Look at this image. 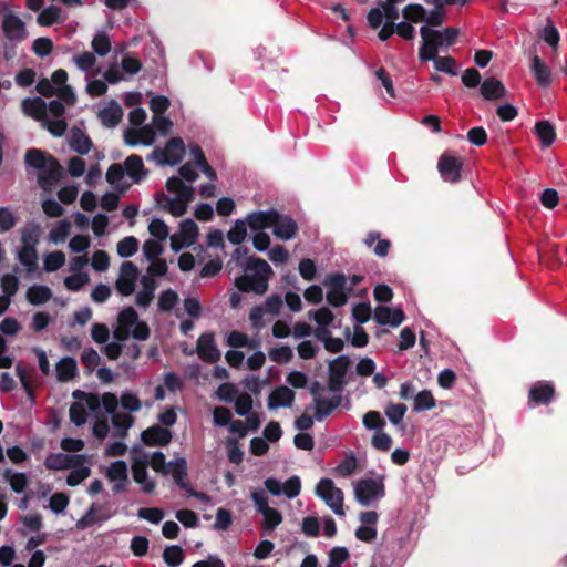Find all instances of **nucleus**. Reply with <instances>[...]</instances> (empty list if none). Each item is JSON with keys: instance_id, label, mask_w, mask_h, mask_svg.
Here are the masks:
<instances>
[{"instance_id": "nucleus-54", "label": "nucleus", "mask_w": 567, "mask_h": 567, "mask_svg": "<svg viewBox=\"0 0 567 567\" xmlns=\"http://www.w3.org/2000/svg\"><path fill=\"white\" fill-rule=\"evenodd\" d=\"M121 406L128 412H137L141 410L142 403L136 393L125 390L120 398Z\"/></svg>"}, {"instance_id": "nucleus-35", "label": "nucleus", "mask_w": 567, "mask_h": 567, "mask_svg": "<svg viewBox=\"0 0 567 567\" xmlns=\"http://www.w3.org/2000/svg\"><path fill=\"white\" fill-rule=\"evenodd\" d=\"M37 21L42 27H50L54 23L62 22V10L56 6H49L38 14Z\"/></svg>"}, {"instance_id": "nucleus-24", "label": "nucleus", "mask_w": 567, "mask_h": 567, "mask_svg": "<svg viewBox=\"0 0 567 567\" xmlns=\"http://www.w3.org/2000/svg\"><path fill=\"white\" fill-rule=\"evenodd\" d=\"M156 204L175 217H181L187 212V205L184 202H181L177 197L169 198L163 193L156 195Z\"/></svg>"}, {"instance_id": "nucleus-57", "label": "nucleus", "mask_w": 567, "mask_h": 567, "mask_svg": "<svg viewBox=\"0 0 567 567\" xmlns=\"http://www.w3.org/2000/svg\"><path fill=\"white\" fill-rule=\"evenodd\" d=\"M182 238L190 240L194 244L198 236V227L192 218H185L179 224V234Z\"/></svg>"}, {"instance_id": "nucleus-50", "label": "nucleus", "mask_w": 567, "mask_h": 567, "mask_svg": "<svg viewBox=\"0 0 567 567\" xmlns=\"http://www.w3.org/2000/svg\"><path fill=\"white\" fill-rule=\"evenodd\" d=\"M128 476L127 464L123 460H117L111 463L107 468L106 477L110 481H123Z\"/></svg>"}, {"instance_id": "nucleus-13", "label": "nucleus", "mask_w": 567, "mask_h": 567, "mask_svg": "<svg viewBox=\"0 0 567 567\" xmlns=\"http://www.w3.org/2000/svg\"><path fill=\"white\" fill-rule=\"evenodd\" d=\"M298 231L297 221L289 215L280 214L277 209L274 215L272 234L281 240L292 239Z\"/></svg>"}, {"instance_id": "nucleus-19", "label": "nucleus", "mask_w": 567, "mask_h": 567, "mask_svg": "<svg viewBox=\"0 0 567 567\" xmlns=\"http://www.w3.org/2000/svg\"><path fill=\"white\" fill-rule=\"evenodd\" d=\"M275 210L271 208L248 214L246 217L248 227L254 231H264V229L272 227Z\"/></svg>"}, {"instance_id": "nucleus-32", "label": "nucleus", "mask_w": 567, "mask_h": 567, "mask_svg": "<svg viewBox=\"0 0 567 567\" xmlns=\"http://www.w3.org/2000/svg\"><path fill=\"white\" fill-rule=\"evenodd\" d=\"M78 372L76 360L73 357H64L56 363V378L59 381L66 382Z\"/></svg>"}, {"instance_id": "nucleus-33", "label": "nucleus", "mask_w": 567, "mask_h": 567, "mask_svg": "<svg viewBox=\"0 0 567 567\" xmlns=\"http://www.w3.org/2000/svg\"><path fill=\"white\" fill-rule=\"evenodd\" d=\"M133 480L141 485V489L145 494H151L155 489V482L148 477L146 466L131 465Z\"/></svg>"}, {"instance_id": "nucleus-60", "label": "nucleus", "mask_w": 567, "mask_h": 567, "mask_svg": "<svg viewBox=\"0 0 567 567\" xmlns=\"http://www.w3.org/2000/svg\"><path fill=\"white\" fill-rule=\"evenodd\" d=\"M90 280V277L86 272H76L68 276L64 279V285L70 291H79L81 290Z\"/></svg>"}, {"instance_id": "nucleus-21", "label": "nucleus", "mask_w": 567, "mask_h": 567, "mask_svg": "<svg viewBox=\"0 0 567 567\" xmlns=\"http://www.w3.org/2000/svg\"><path fill=\"white\" fill-rule=\"evenodd\" d=\"M480 93L486 100H499L507 95V90L499 80L491 76L481 83Z\"/></svg>"}, {"instance_id": "nucleus-6", "label": "nucleus", "mask_w": 567, "mask_h": 567, "mask_svg": "<svg viewBox=\"0 0 567 567\" xmlns=\"http://www.w3.org/2000/svg\"><path fill=\"white\" fill-rule=\"evenodd\" d=\"M316 495L338 516H344L343 492L329 477H322L315 489Z\"/></svg>"}, {"instance_id": "nucleus-36", "label": "nucleus", "mask_w": 567, "mask_h": 567, "mask_svg": "<svg viewBox=\"0 0 567 567\" xmlns=\"http://www.w3.org/2000/svg\"><path fill=\"white\" fill-rule=\"evenodd\" d=\"M41 126L48 130L51 135L61 137L64 135L68 124L63 117L50 118L47 114L45 117H43L41 121Z\"/></svg>"}, {"instance_id": "nucleus-44", "label": "nucleus", "mask_w": 567, "mask_h": 567, "mask_svg": "<svg viewBox=\"0 0 567 567\" xmlns=\"http://www.w3.org/2000/svg\"><path fill=\"white\" fill-rule=\"evenodd\" d=\"M441 48V42H435L432 39V42H422L419 50V59L422 62L432 61L433 63L440 56L437 55L439 49Z\"/></svg>"}, {"instance_id": "nucleus-11", "label": "nucleus", "mask_w": 567, "mask_h": 567, "mask_svg": "<svg viewBox=\"0 0 567 567\" xmlns=\"http://www.w3.org/2000/svg\"><path fill=\"white\" fill-rule=\"evenodd\" d=\"M86 456L83 454H64L62 452L50 453L44 460V466L48 470L61 471L76 467L84 464Z\"/></svg>"}, {"instance_id": "nucleus-14", "label": "nucleus", "mask_w": 567, "mask_h": 567, "mask_svg": "<svg viewBox=\"0 0 567 567\" xmlns=\"http://www.w3.org/2000/svg\"><path fill=\"white\" fill-rule=\"evenodd\" d=\"M196 350L198 357L207 363H215L220 359V351L216 346L214 333L200 334Z\"/></svg>"}, {"instance_id": "nucleus-61", "label": "nucleus", "mask_w": 567, "mask_h": 567, "mask_svg": "<svg viewBox=\"0 0 567 567\" xmlns=\"http://www.w3.org/2000/svg\"><path fill=\"white\" fill-rule=\"evenodd\" d=\"M268 355L269 359L276 363H287L292 359L293 352L289 346H280L271 348Z\"/></svg>"}, {"instance_id": "nucleus-58", "label": "nucleus", "mask_w": 567, "mask_h": 567, "mask_svg": "<svg viewBox=\"0 0 567 567\" xmlns=\"http://www.w3.org/2000/svg\"><path fill=\"white\" fill-rule=\"evenodd\" d=\"M150 234L158 241H164L169 235L168 226L161 218H153L148 224Z\"/></svg>"}, {"instance_id": "nucleus-41", "label": "nucleus", "mask_w": 567, "mask_h": 567, "mask_svg": "<svg viewBox=\"0 0 567 567\" xmlns=\"http://www.w3.org/2000/svg\"><path fill=\"white\" fill-rule=\"evenodd\" d=\"M91 47L99 56H105L111 51V40L104 31H99L93 37Z\"/></svg>"}, {"instance_id": "nucleus-53", "label": "nucleus", "mask_w": 567, "mask_h": 567, "mask_svg": "<svg viewBox=\"0 0 567 567\" xmlns=\"http://www.w3.org/2000/svg\"><path fill=\"white\" fill-rule=\"evenodd\" d=\"M65 264V255L61 250L49 252L44 257V270L53 272L59 270Z\"/></svg>"}, {"instance_id": "nucleus-56", "label": "nucleus", "mask_w": 567, "mask_h": 567, "mask_svg": "<svg viewBox=\"0 0 567 567\" xmlns=\"http://www.w3.org/2000/svg\"><path fill=\"white\" fill-rule=\"evenodd\" d=\"M262 529L265 533L272 532L277 526H279L282 523V515L276 508L270 507L267 512L262 514Z\"/></svg>"}, {"instance_id": "nucleus-51", "label": "nucleus", "mask_w": 567, "mask_h": 567, "mask_svg": "<svg viewBox=\"0 0 567 567\" xmlns=\"http://www.w3.org/2000/svg\"><path fill=\"white\" fill-rule=\"evenodd\" d=\"M69 470L71 471L66 476V484L72 487L79 485L91 474V468L83 464L78 465L76 467H70Z\"/></svg>"}, {"instance_id": "nucleus-39", "label": "nucleus", "mask_w": 567, "mask_h": 567, "mask_svg": "<svg viewBox=\"0 0 567 567\" xmlns=\"http://www.w3.org/2000/svg\"><path fill=\"white\" fill-rule=\"evenodd\" d=\"M414 412H424L435 408V399L430 390H423L414 396Z\"/></svg>"}, {"instance_id": "nucleus-22", "label": "nucleus", "mask_w": 567, "mask_h": 567, "mask_svg": "<svg viewBox=\"0 0 567 567\" xmlns=\"http://www.w3.org/2000/svg\"><path fill=\"white\" fill-rule=\"evenodd\" d=\"M341 400L340 393H334L332 399L316 398L315 419L318 422H322L341 404Z\"/></svg>"}, {"instance_id": "nucleus-9", "label": "nucleus", "mask_w": 567, "mask_h": 567, "mask_svg": "<svg viewBox=\"0 0 567 567\" xmlns=\"http://www.w3.org/2000/svg\"><path fill=\"white\" fill-rule=\"evenodd\" d=\"M137 278V266L132 261H124L120 268L118 278L115 282V289L122 296H130L135 291Z\"/></svg>"}, {"instance_id": "nucleus-46", "label": "nucleus", "mask_w": 567, "mask_h": 567, "mask_svg": "<svg viewBox=\"0 0 567 567\" xmlns=\"http://www.w3.org/2000/svg\"><path fill=\"white\" fill-rule=\"evenodd\" d=\"M426 9L419 3H410L403 9V16L409 22H421L426 20Z\"/></svg>"}, {"instance_id": "nucleus-30", "label": "nucleus", "mask_w": 567, "mask_h": 567, "mask_svg": "<svg viewBox=\"0 0 567 567\" xmlns=\"http://www.w3.org/2000/svg\"><path fill=\"white\" fill-rule=\"evenodd\" d=\"M70 147L79 155H86L92 150L93 143L83 131L75 130L72 132Z\"/></svg>"}, {"instance_id": "nucleus-64", "label": "nucleus", "mask_w": 567, "mask_h": 567, "mask_svg": "<svg viewBox=\"0 0 567 567\" xmlns=\"http://www.w3.org/2000/svg\"><path fill=\"white\" fill-rule=\"evenodd\" d=\"M73 62L82 72H89L96 63V58L93 53L84 51L73 56Z\"/></svg>"}, {"instance_id": "nucleus-34", "label": "nucleus", "mask_w": 567, "mask_h": 567, "mask_svg": "<svg viewBox=\"0 0 567 567\" xmlns=\"http://www.w3.org/2000/svg\"><path fill=\"white\" fill-rule=\"evenodd\" d=\"M17 258L21 265H23L29 272H32L38 267V252L37 248L31 246H21L18 250Z\"/></svg>"}, {"instance_id": "nucleus-4", "label": "nucleus", "mask_w": 567, "mask_h": 567, "mask_svg": "<svg viewBox=\"0 0 567 567\" xmlns=\"http://www.w3.org/2000/svg\"><path fill=\"white\" fill-rule=\"evenodd\" d=\"M384 495L383 476L361 478L354 483V497L362 506H371L374 502L384 497Z\"/></svg>"}, {"instance_id": "nucleus-1", "label": "nucleus", "mask_w": 567, "mask_h": 567, "mask_svg": "<svg viewBox=\"0 0 567 567\" xmlns=\"http://www.w3.org/2000/svg\"><path fill=\"white\" fill-rule=\"evenodd\" d=\"M245 264L243 274L235 278L234 285L240 292L262 296L268 290L269 280L274 275L272 268L266 260L256 256Z\"/></svg>"}, {"instance_id": "nucleus-2", "label": "nucleus", "mask_w": 567, "mask_h": 567, "mask_svg": "<svg viewBox=\"0 0 567 567\" xmlns=\"http://www.w3.org/2000/svg\"><path fill=\"white\" fill-rule=\"evenodd\" d=\"M27 167L39 171L38 183L43 189L55 185L63 175V168L52 155L40 148H30L25 152Z\"/></svg>"}, {"instance_id": "nucleus-25", "label": "nucleus", "mask_w": 567, "mask_h": 567, "mask_svg": "<svg viewBox=\"0 0 567 567\" xmlns=\"http://www.w3.org/2000/svg\"><path fill=\"white\" fill-rule=\"evenodd\" d=\"M23 112L41 122L47 115V102L42 97H27L22 101Z\"/></svg>"}, {"instance_id": "nucleus-55", "label": "nucleus", "mask_w": 567, "mask_h": 567, "mask_svg": "<svg viewBox=\"0 0 567 567\" xmlns=\"http://www.w3.org/2000/svg\"><path fill=\"white\" fill-rule=\"evenodd\" d=\"M406 410H408V408L403 403H390L385 408L384 412H385L386 417L393 425H399V424H401V422L406 413Z\"/></svg>"}, {"instance_id": "nucleus-5", "label": "nucleus", "mask_w": 567, "mask_h": 567, "mask_svg": "<svg viewBox=\"0 0 567 567\" xmlns=\"http://www.w3.org/2000/svg\"><path fill=\"white\" fill-rule=\"evenodd\" d=\"M185 156V144L181 137H172L164 148L156 147L147 157L155 161L159 166H176Z\"/></svg>"}, {"instance_id": "nucleus-28", "label": "nucleus", "mask_w": 567, "mask_h": 567, "mask_svg": "<svg viewBox=\"0 0 567 567\" xmlns=\"http://www.w3.org/2000/svg\"><path fill=\"white\" fill-rule=\"evenodd\" d=\"M168 466L175 465L172 472L175 484L184 491H188L192 485L187 478V462L184 457H177L175 461H169Z\"/></svg>"}, {"instance_id": "nucleus-16", "label": "nucleus", "mask_w": 567, "mask_h": 567, "mask_svg": "<svg viewBox=\"0 0 567 567\" xmlns=\"http://www.w3.org/2000/svg\"><path fill=\"white\" fill-rule=\"evenodd\" d=\"M172 432L161 425H152L141 433L142 442L147 446H165L172 441Z\"/></svg>"}, {"instance_id": "nucleus-3", "label": "nucleus", "mask_w": 567, "mask_h": 567, "mask_svg": "<svg viewBox=\"0 0 567 567\" xmlns=\"http://www.w3.org/2000/svg\"><path fill=\"white\" fill-rule=\"evenodd\" d=\"M117 321L122 330L113 332V338L116 340L115 342L123 344L130 336L138 341H145L150 338L151 330L148 324L140 320L133 307L128 306L122 309L117 316Z\"/></svg>"}, {"instance_id": "nucleus-49", "label": "nucleus", "mask_w": 567, "mask_h": 567, "mask_svg": "<svg viewBox=\"0 0 567 567\" xmlns=\"http://www.w3.org/2000/svg\"><path fill=\"white\" fill-rule=\"evenodd\" d=\"M225 445L228 461L233 464H240L244 461V451L241 450L237 439L228 437Z\"/></svg>"}, {"instance_id": "nucleus-8", "label": "nucleus", "mask_w": 567, "mask_h": 567, "mask_svg": "<svg viewBox=\"0 0 567 567\" xmlns=\"http://www.w3.org/2000/svg\"><path fill=\"white\" fill-rule=\"evenodd\" d=\"M323 284L329 288L327 292V301L334 308L342 307L347 303L349 291L347 288V277L342 272H334L324 279Z\"/></svg>"}, {"instance_id": "nucleus-23", "label": "nucleus", "mask_w": 567, "mask_h": 567, "mask_svg": "<svg viewBox=\"0 0 567 567\" xmlns=\"http://www.w3.org/2000/svg\"><path fill=\"white\" fill-rule=\"evenodd\" d=\"M99 117L104 126L113 128L121 122L123 110L116 101L112 100L109 106L100 111Z\"/></svg>"}, {"instance_id": "nucleus-10", "label": "nucleus", "mask_w": 567, "mask_h": 567, "mask_svg": "<svg viewBox=\"0 0 567 567\" xmlns=\"http://www.w3.org/2000/svg\"><path fill=\"white\" fill-rule=\"evenodd\" d=\"M1 29L10 43H21L29 35L25 23L17 14H6Z\"/></svg>"}, {"instance_id": "nucleus-38", "label": "nucleus", "mask_w": 567, "mask_h": 567, "mask_svg": "<svg viewBox=\"0 0 567 567\" xmlns=\"http://www.w3.org/2000/svg\"><path fill=\"white\" fill-rule=\"evenodd\" d=\"M4 477L8 480L11 489L21 494L25 491L28 485V477L25 473L22 472H12L10 468L6 470Z\"/></svg>"}, {"instance_id": "nucleus-62", "label": "nucleus", "mask_w": 567, "mask_h": 567, "mask_svg": "<svg viewBox=\"0 0 567 567\" xmlns=\"http://www.w3.org/2000/svg\"><path fill=\"white\" fill-rule=\"evenodd\" d=\"M436 72L446 73L451 76L457 75L456 61L454 58L447 56H439L436 61L433 63Z\"/></svg>"}, {"instance_id": "nucleus-59", "label": "nucleus", "mask_w": 567, "mask_h": 567, "mask_svg": "<svg viewBox=\"0 0 567 567\" xmlns=\"http://www.w3.org/2000/svg\"><path fill=\"white\" fill-rule=\"evenodd\" d=\"M309 318L312 319L319 327H329L334 319V315L329 308L322 307L315 311H310Z\"/></svg>"}, {"instance_id": "nucleus-20", "label": "nucleus", "mask_w": 567, "mask_h": 567, "mask_svg": "<svg viewBox=\"0 0 567 567\" xmlns=\"http://www.w3.org/2000/svg\"><path fill=\"white\" fill-rule=\"evenodd\" d=\"M295 401V392L286 386H277L268 398V408L275 410L278 408H290Z\"/></svg>"}, {"instance_id": "nucleus-29", "label": "nucleus", "mask_w": 567, "mask_h": 567, "mask_svg": "<svg viewBox=\"0 0 567 567\" xmlns=\"http://www.w3.org/2000/svg\"><path fill=\"white\" fill-rule=\"evenodd\" d=\"M27 300L33 306H40L52 298V290L45 285H33L25 293Z\"/></svg>"}, {"instance_id": "nucleus-18", "label": "nucleus", "mask_w": 567, "mask_h": 567, "mask_svg": "<svg viewBox=\"0 0 567 567\" xmlns=\"http://www.w3.org/2000/svg\"><path fill=\"white\" fill-rule=\"evenodd\" d=\"M125 174L132 179L133 183L138 184L147 176L143 158L140 155L133 154L126 157L123 163Z\"/></svg>"}, {"instance_id": "nucleus-52", "label": "nucleus", "mask_w": 567, "mask_h": 567, "mask_svg": "<svg viewBox=\"0 0 567 567\" xmlns=\"http://www.w3.org/2000/svg\"><path fill=\"white\" fill-rule=\"evenodd\" d=\"M70 234V223L65 219L60 220L49 233V239L53 244L64 243Z\"/></svg>"}, {"instance_id": "nucleus-27", "label": "nucleus", "mask_w": 567, "mask_h": 567, "mask_svg": "<svg viewBox=\"0 0 567 567\" xmlns=\"http://www.w3.org/2000/svg\"><path fill=\"white\" fill-rule=\"evenodd\" d=\"M530 70L538 85L548 87L551 84V72L538 55L533 56Z\"/></svg>"}, {"instance_id": "nucleus-45", "label": "nucleus", "mask_w": 567, "mask_h": 567, "mask_svg": "<svg viewBox=\"0 0 567 567\" xmlns=\"http://www.w3.org/2000/svg\"><path fill=\"white\" fill-rule=\"evenodd\" d=\"M177 301L178 295L175 290L171 288L163 290L158 297V310L162 312H169L176 306Z\"/></svg>"}, {"instance_id": "nucleus-26", "label": "nucleus", "mask_w": 567, "mask_h": 567, "mask_svg": "<svg viewBox=\"0 0 567 567\" xmlns=\"http://www.w3.org/2000/svg\"><path fill=\"white\" fill-rule=\"evenodd\" d=\"M363 241L368 248L373 247V252L375 256L384 258L389 255L391 243L388 239H381L380 233L369 231Z\"/></svg>"}, {"instance_id": "nucleus-7", "label": "nucleus", "mask_w": 567, "mask_h": 567, "mask_svg": "<svg viewBox=\"0 0 567 567\" xmlns=\"http://www.w3.org/2000/svg\"><path fill=\"white\" fill-rule=\"evenodd\" d=\"M351 360L347 354H341L329 362L328 388L332 393H340L348 384V370Z\"/></svg>"}, {"instance_id": "nucleus-15", "label": "nucleus", "mask_w": 567, "mask_h": 567, "mask_svg": "<svg viewBox=\"0 0 567 567\" xmlns=\"http://www.w3.org/2000/svg\"><path fill=\"white\" fill-rule=\"evenodd\" d=\"M555 394V388L549 382L538 381L534 383L528 393L529 406L548 404Z\"/></svg>"}, {"instance_id": "nucleus-40", "label": "nucleus", "mask_w": 567, "mask_h": 567, "mask_svg": "<svg viewBox=\"0 0 567 567\" xmlns=\"http://www.w3.org/2000/svg\"><path fill=\"white\" fill-rule=\"evenodd\" d=\"M138 250V240L134 236L124 237L116 245L117 255L121 258H130Z\"/></svg>"}, {"instance_id": "nucleus-31", "label": "nucleus", "mask_w": 567, "mask_h": 567, "mask_svg": "<svg viewBox=\"0 0 567 567\" xmlns=\"http://www.w3.org/2000/svg\"><path fill=\"white\" fill-rule=\"evenodd\" d=\"M535 134L539 138L543 148L549 147L556 140L555 126L549 121L537 122Z\"/></svg>"}, {"instance_id": "nucleus-47", "label": "nucleus", "mask_w": 567, "mask_h": 567, "mask_svg": "<svg viewBox=\"0 0 567 567\" xmlns=\"http://www.w3.org/2000/svg\"><path fill=\"white\" fill-rule=\"evenodd\" d=\"M40 234L41 228L38 224H31L25 226L21 231L22 245L37 248L39 244Z\"/></svg>"}, {"instance_id": "nucleus-12", "label": "nucleus", "mask_w": 567, "mask_h": 567, "mask_svg": "<svg viewBox=\"0 0 567 567\" xmlns=\"http://www.w3.org/2000/svg\"><path fill=\"white\" fill-rule=\"evenodd\" d=\"M463 163L460 157L444 153L437 162V169L444 182L455 184L461 179Z\"/></svg>"}, {"instance_id": "nucleus-17", "label": "nucleus", "mask_w": 567, "mask_h": 567, "mask_svg": "<svg viewBox=\"0 0 567 567\" xmlns=\"http://www.w3.org/2000/svg\"><path fill=\"white\" fill-rule=\"evenodd\" d=\"M405 319V315L402 309L379 306L374 311V320L380 326L399 327Z\"/></svg>"}, {"instance_id": "nucleus-37", "label": "nucleus", "mask_w": 567, "mask_h": 567, "mask_svg": "<svg viewBox=\"0 0 567 567\" xmlns=\"http://www.w3.org/2000/svg\"><path fill=\"white\" fill-rule=\"evenodd\" d=\"M247 226L246 219H237L227 233L228 241L234 246H239L246 238Z\"/></svg>"}, {"instance_id": "nucleus-63", "label": "nucleus", "mask_w": 567, "mask_h": 567, "mask_svg": "<svg viewBox=\"0 0 567 567\" xmlns=\"http://www.w3.org/2000/svg\"><path fill=\"white\" fill-rule=\"evenodd\" d=\"M235 413L239 416H247L252 410V398L248 393L238 395L235 401Z\"/></svg>"}, {"instance_id": "nucleus-42", "label": "nucleus", "mask_w": 567, "mask_h": 567, "mask_svg": "<svg viewBox=\"0 0 567 567\" xmlns=\"http://www.w3.org/2000/svg\"><path fill=\"white\" fill-rule=\"evenodd\" d=\"M163 558L168 567H178L184 560L183 548L179 545H169L164 549Z\"/></svg>"}, {"instance_id": "nucleus-48", "label": "nucleus", "mask_w": 567, "mask_h": 567, "mask_svg": "<svg viewBox=\"0 0 567 567\" xmlns=\"http://www.w3.org/2000/svg\"><path fill=\"white\" fill-rule=\"evenodd\" d=\"M349 556L347 547L336 546L328 554L327 567H342V564L348 560Z\"/></svg>"}, {"instance_id": "nucleus-43", "label": "nucleus", "mask_w": 567, "mask_h": 567, "mask_svg": "<svg viewBox=\"0 0 567 567\" xmlns=\"http://www.w3.org/2000/svg\"><path fill=\"white\" fill-rule=\"evenodd\" d=\"M133 417L126 413H115L112 415V424L116 435L125 437L128 429L132 426Z\"/></svg>"}]
</instances>
